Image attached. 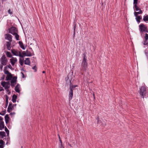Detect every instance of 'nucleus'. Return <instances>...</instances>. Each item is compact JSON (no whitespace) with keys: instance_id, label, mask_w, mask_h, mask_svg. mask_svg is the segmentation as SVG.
I'll return each mask as SVG.
<instances>
[{"instance_id":"obj_1","label":"nucleus","mask_w":148,"mask_h":148,"mask_svg":"<svg viewBox=\"0 0 148 148\" xmlns=\"http://www.w3.org/2000/svg\"><path fill=\"white\" fill-rule=\"evenodd\" d=\"M77 86V85H73L70 81V84L69 85V100H71L73 96V90Z\"/></svg>"},{"instance_id":"obj_2","label":"nucleus","mask_w":148,"mask_h":148,"mask_svg":"<svg viewBox=\"0 0 148 148\" xmlns=\"http://www.w3.org/2000/svg\"><path fill=\"white\" fill-rule=\"evenodd\" d=\"M2 86L5 88V89L6 90V91H8V94H10V92L9 90V88L10 86V84L9 82H3L1 83Z\"/></svg>"},{"instance_id":"obj_3","label":"nucleus","mask_w":148,"mask_h":148,"mask_svg":"<svg viewBox=\"0 0 148 148\" xmlns=\"http://www.w3.org/2000/svg\"><path fill=\"white\" fill-rule=\"evenodd\" d=\"M139 93L141 97L143 99L144 97L145 96L146 93V88L144 86L141 87L139 91Z\"/></svg>"},{"instance_id":"obj_4","label":"nucleus","mask_w":148,"mask_h":148,"mask_svg":"<svg viewBox=\"0 0 148 148\" xmlns=\"http://www.w3.org/2000/svg\"><path fill=\"white\" fill-rule=\"evenodd\" d=\"M87 56H84L82 62V66L84 69L86 70L87 67Z\"/></svg>"},{"instance_id":"obj_5","label":"nucleus","mask_w":148,"mask_h":148,"mask_svg":"<svg viewBox=\"0 0 148 148\" xmlns=\"http://www.w3.org/2000/svg\"><path fill=\"white\" fill-rule=\"evenodd\" d=\"M8 32L13 35L14 33H18L17 29L14 27H12L9 29Z\"/></svg>"},{"instance_id":"obj_6","label":"nucleus","mask_w":148,"mask_h":148,"mask_svg":"<svg viewBox=\"0 0 148 148\" xmlns=\"http://www.w3.org/2000/svg\"><path fill=\"white\" fill-rule=\"evenodd\" d=\"M17 79V77L16 76H14L13 77L11 80V85L12 87H14L16 84Z\"/></svg>"},{"instance_id":"obj_7","label":"nucleus","mask_w":148,"mask_h":148,"mask_svg":"<svg viewBox=\"0 0 148 148\" xmlns=\"http://www.w3.org/2000/svg\"><path fill=\"white\" fill-rule=\"evenodd\" d=\"M12 53L14 56H22L20 51L16 49H12Z\"/></svg>"},{"instance_id":"obj_8","label":"nucleus","mask_w":148,"mask_h":148,"mask_svg":"<svg viewBox=\"0 0 148 148\" xmlns=\"http://www.w3.org/2000/svg\"><path fill=\"white\" fill-rule=\"evenodd\" d=\"M139 27L140 32H145L147 28V27L143 24H141L139 25Z\"/></svg>"},{"instance_id":"obj_9","label":"nucleus","mask_w":148,"mask_h":148,"mask_svg":"<svg viewBox=\"0 0 148 148\" xmlns=\"http://www.w3.org/2000/svg\"><path fill=\"white\" fill-rule=\"evenodd\" d=\"M1 62L2 65H6L7 62L6 58L5 56H2L1 59Z\"/></svg>"},{"instance_id":"obj_10","label":"nucleus","mask_w":148,"mask_h":148,"mask_svg":"<svg viewBox=\"0 0 148 148\" xmlns=\"http://www.w3.org/2000/svg\"><path fill=\"white\" fill-rule=\"evenodd\" d=\"M5 39L8 40L9 41H12V37L11 35L7 34L5 35Z\"/></svg>"},{"instance_id":"obj_11","label":"nucleus","mask_w":148,"mask_h":148,"mask_svg":"<svg viewBox=\"0 0 148 148\" xmlns=\"http://www.w3.org/2000/svg\"><path fill=\"white\" fill-rule=\"evenodd\" d=\"M13 108V106H12V103L10 102L7 109L8 112H10L12 111Z\"/></svg>"},{"instance_id":"obj_12","label":"nucleus","mask_w":148,"mask_h":148,"mask_svg":"<svg viewBox=\"0 0 148 148\" xmlns=\"http://www.w3.org/2000/svg\"><path fill=\"white\" fill-rule=\"evenodd\" d=\"M12 41H8L6 42V45L7 49L8 50H10L11 48V44Z\"/></svg>"},{"instance_id":"obj_13","label":"nucleus","mask_w":148,"mask_h":148,"mask_svg":"<svg viewBox=\"0 0 148 148\" xmlns=\"http://www.w3.org/2000/svg\"><path fill=\"white\" fill-rule=\"evenodd\" d=\"M20 85L18 84L16 86H15V91L18 93H20Z\"/></svg>"},{"instance_id":"obj_14","label":"nucleus","mask_w":148,"mask_h":148,"mask_svg":"<svg viewBox=\"0 0 148 148\" xmlns=\"http://www.w3.org/2000/svg\"><path fill=\"white\" fill-rule=\"evenodd\" d=\"M10 60L11 64L12 66H14L17 61V59L16 58L11 59Z\"/></svg>"},{"instance_id":"obj_15","label":"nucleus","mask_w":148,"mask_h":148,"mask_svg":"<svg viewBox=\"0 0 148 148\" xmlns=\"http://www.w3.org/2000/svg\"><path fill=\"white\" fill-rule=\"evenodd\" d=\"M12 78V75L11 73L10 74L7 75V76L6 77V80L9 81Z\"/></svg>"},{"instance_id":"obj_16","label":"nucleus","mask_w":148,"mask_h":148,"mask_svg":"<svg viewBox=\"0 0 148 148\" xmlns=\"http://www.w3.org/2000/svg\"><path fill=\"white\" fill-rule=\"evenodd\" d=\"M21 57V58L19 59V63L21 66H23V60L24 59V56H20Z\"/></svg>"},{"instance_id":"obj_17","label":"nucleus","mask_w":148,"mask_h":148,"mask_svg":"<svg viewBox=\"0 0 148 148\" xmlns=\"http://www.w3.org/2000/svg\"><path fill=\"white\" fill-rule=\"evenodd\" d=\"M96 119L97 121V123H100V122H101V121H99V117H97L96 118ZM101 123H102L101 125H102V126L104 127L106 125V123L104 122V121H103V122H101Z\"/></svg>"},{"instance_id":"obj_18","label":"nucleus","mask_w":148,"mask_h":148,"mask_svg":"<svg viewBox=\"0 0 148 148\" xmlns=\"http://www.w3.org/2000/svg\"><path fill=\"white\" fill-rule=\"evenodd\" d=\"M143 13V12L141 9L139 10V11L138 12H134V14L135 16L137 17L138 16V14H141Z\"/></svg>"},{"instance_id":"obj_19","label":"nucleus","mask_w":148,"mask_h":148,"mask_svg":"<svg viewBox=\"0 0 148 148\" xmlns=\"http://www.w3.org/2000/svg\"><path fill=\"white\" fill-rule=\"evenodd\" d=\"M4 128V122L3 121H1L0 122V130H2Z\"/></svg>"},{"instance_id":"obj_20","label":"nucleus","mask_w":148,"mask_h":148,"mask_svg":"<svg viewBox=\"0 0 148 148\" xmlns=\"http://www.w3.org/2000/svg\"><path fill=\"white\" fill-rule=\"evenodd\" d=\"M30 62L29 58H27L25 60V64L28 65H30Z\"/></svg>"},{"instance_id":"obj_21","label":"nucleus","mask_w":148,"mask_h":148,"mask_svg":"<svg viewBox=\"0 0 148 148\" xmlns=\"http://www.w3.org/2000/svg\"><path fill=\"white\" fill-rule=\"evenodd\" d=\"M17 98V96L14 94L12 97V101L13 103H15L16 102V99Z\"/></svg>"},{"instance_id":"obj_22","label":"nucleus","mask_w":148,"mask_h":148,"mask_svg":"<svg viewBox=\"0 0 148 148\" xmlns=\"http://www.w3.org/2000/svg\"><path fill=\"white\" fill-rule=\"evenodd\" d=\"M5 143L2 140H0V148H3Z\"/></svg>"},{"instance_id":"obj_23","label":"nucleus","mask_w":148,"mask_h":148,"mask_svg":"<svg viewBox=\"0 0 148 148\" xmlns=\"http://www.w3.org/2000/svg\"><path fill=\"white\" fill-rule=\"evenodd\" d=\"M18 33H15L13 35H14L15 36V38L17 40H19V36L18 35Z\"/></svg>"},{"instance_id":"obj_24","label":"nucleus","mask_w":148,"mask_h":148,"mask_svg":"<svg viewBox=\"0 0 148 148\" xmlns=\"http://www.w3.org/2000/svg\"><path fill=\"white\" fill-rule=\"evenodd\" d=\"M5 136V132H0V136H1L2 138H3Z\"/></svg>"},{"instance_id":"obj_25","label":"nucleus","mask_w":148,"mask_h":148,"mask_svg":"<svg viewBox=\"0 0 148 148\" xmlns=\"http://www.w3.org/2000/svg\"><path fill=\"white\" fill-rule=\"evenodd\" d=\"M142 18L141 16H138L136 18L137 21L139 23L140 22V20Z\"/></svg>"},{"instance_id":"obj_26","label":"nucleus","mask_w":148,"mask_h":148,"mask_svg":"<svg viewBox=\"0 0 148 148\" xmlns=\"http://www.w3.org/2000/svg\"><path fill=\"white\" fill-rule=\"evenodd\" d=\"M18 43L21 47L23 49H25V48L23 45V42L21 41H19Z\"/></svg>"},{"instance_id":"obj_27","label":"nucleus","mask_w":148,"mask_h":148,"mask_svg":"<svg viewBox=\"0 0 148 148\" xmlns=\"http://www.w3.org/2000/svg\"><path fill=\"white\" fill-rule=\"evenodd\" d=\"M22 56H32L31 53L28 54L25 52L24 51L22 53V54H21Z\"/></svg>"},{"instance_id":"obj_28","label":"nucleus","mask_w":148,"mask_h":148,"mask_svg":"<svg viewBox=\"0 0 148 148\" xmlns=\"http://www.w3.org/2000/svg\"><path fill=\"white\" fill-rule=\"evenodd\" d=\"M143 20L145 21H148V15L144 16Z\"/></svg>"},{"instance_id":"obj_29","label":"nucleus","mask_w":148,"mask_h":148,"mask_svg":"<svg viewBox=\"0 0 148 148\" xmlns=\"http://www.w3.org/2000/svg\"><path fill=\"white\" fill-rule=\"evenodd\" d=\"M5 131L6 132V133L7 136H8L9 134V130H8V128L6 127H5Z\"/></svg>"},{"instance_id":"obj_30","label":"nucleus","mask_w":148,"mask_h":148,"mask_svg":"<svg viewBox=\"0 0 148 148\" xmlns=\"http://www.w3.org/2000/svg\"><path fill=\"white\" fill-rule=\"evenodd\" d=\"M134 7H135V10L136 11H138V10L139 11V10L140 9L138 7L137 5H134Z\"/></svg>"},{"instance_id":"obj_31","label":"nucleus","mask_w":148,"mask_h":148,"mask_svg":"<svg viewBox=\"0 0 148 148\" xmlns=\"http://www.w3.org/2000/svg\"><path fill=\"white\" fill-rule=\"evenodd\" d=\"M5 99H6V101H5V103H7V104H8V97L6 95V96H5Z\"/></svg>"},{"instance_id":"obj_32","label":"nucleus","mask_w":148,"mask_h":148,"mask_svg":"<svg viewBox=\"0 0 148 148\" xmlns=\"http://www.w3.org/2000/svg\"><path fill=\"white\" fill-rule=\"evenodd\" d=\"M5 120H9L10 118L8 114H6L5 116Z\"/></svg>"},{"instance_id":"obj_33","label":"nucleus","mask_w":148,"mask_h":148,"mask_svg":"<svg viewBox=\"0 0 148 148\" xmlns=\"http://www.w3.org/2000/svg\"><path fill=\"white\" fill-rule=\"evenodd\" d=\"M4 73L5 74H7V75H9L11 73L9 72V71L7 70H5L4 71Z\"/></svg>"},{"instance_id":"obj_34","label":"nucleus","mask_w":148,"mask_h":148,"mask_svg":"<svg viewBox=\"0 0 148 148\" xmlns=\"http://www.w3.org/2000/svg\"><path fill=\"white\" fill-rule=\"evenodd\" d=\"M5 113H6V111H2L1 112H0V114L1 115L3 116V115H5Z\"/></svg>"},{"instance_id":"obj_35","label":"nucleus","mask_w":148,"mask_h":148,"mask_svg":"<svg viewBox=\"0 0 148 148\" xmlns=\"http://www.w3.org/2000/svg\"><path fill=\"white\" fill-rule=\"evenodd\" d=\"M138 0H134V6L135 5H137V4L138 3Z\"/></svg>"},{"instance_id":"obj_36","label":"nucleus","mask_w":148,"mask_h":148,"mask_svg":"<svg viewBox=\"0 0 148 148\" xmlns=\"http://www.w3.org/2000/svg\"><path fill=\"white\" fill-rule=\"evenodd\" d=\"M145 38L146 41H147L148 39V34L146 33L145 34Z\"/></svg>"},{"instance_id":"obj_37","label":"nucleus","mask_w":148,"mask_h":148,"mask_svg":"<svg viewBox=\"0 0 148 148\" xmlns=\"http://www.w3.org/2000/svg\"><path fill=\"white\" fill-rule=\"evenodd\" d=\"M76 27V25L75 24L73 26V32H74V36L75 34V30Z\"/></svg>"},{"instance_id":"obj_38","label":"nucleus","mask_w":148,"mask_h":148,"mask_svg":"<svg viewBox=\"0 0 148 148\" xmlns=\"http://www.w3.org/2000/svg\"><path fill=\"white\" fill-rule=\"evenodd\" d=\"M6 54L7 56H12L10 52L7 51L6 53Z\"/></svg>"},{"instance_id":"obj_39","label":"nucleus","mask_w":148,"mask_h":148,"mask_svg":"<svg viewBox=\"0 0 148 148\" xmlns=\"http://www.w3.org/2000/svg\"><path fill=\"white\" fill-rule=\"evenodd\" d=\"M32 69L33 70H35V72H36L37 71V70H36L37 67H36V65L34 66V67H33L32 68Z\"/></svg>"},{"instance_id":"obj_40","label":"nucleus","mask_w":148,"mask_h":148,"mask_svg":"<svg viewBox=\"0 0 148 148\" xmlns=\"http://www.w3.org/2000/svg\"><path fill=\"white\" fill-rule=\"evenodd\" d=\"M8 13L10 14H12V12H11L10 10V9L8 10Z\"/></svg>"},{"instance_id":"obj_41","label":"nucleus","mask_w":148,"mask_h":148,"mask_svg":"<svg viewBox=\"0 0 148 148\" xmlns=\"http://www.w3.org/2000/svg\"><path fill=\"white\" fill-rule=\"evenodd\" d=\"M4 89L1 86H0V91H3Z\"/></svg>"},{"instance_id":"obj_42","label":"nucleus","mask_w":148,"mask_h":148,"mask_svg":"<svg viewBox=\"0 0 148 148\" xmlns=\"http://www.w3.org/2000/svg\"><path fill=\"white\" fill-rule=\"evenodd\" d=\"M147 41L146 40L144 41V45H146L147 44Z\"/></svg>"},{"instance_id":"obj_43","label":"nucleus","mask_w":148,"mask_h":148,"mask_svg":"<svg viewBox=\"0 0 148 148\" xmlns=\"http://www.w3.org/2000/svg\"><path fill=\"white\" fill-rule=\"evenodd\" d=\"M3 65H2V64L1 65H0V69L1 70L2 69V68H3Z\"/></svg>"},{"instance_id":"obj_44","label":"nucleus","mask_w":148,"mask_h":148,"mask_svg":"<svg viewBox=\"0 0 148 148\" xmlns=\"http://www.w3.org/2000/svg\"><path fill=\"white\" fill-rule=\"evenodd\" d=\"M59 141H60V143H61V147H60L61 148H62V141H61V139H60V140H59Z\"/></svg>"},{"instance_id":"obj_45","label":"nucleus","mask_w":148,"mask_h":148,"mask_svg":"<svg viewBox=\"0 0 148 148\" xmlns=\"http://www.w3.org/2000/svg\"><path fill=\"white\" fill-rule=\"evenodd\" d=\"M3 119V118L2 117L0 116V122L1 121H2Z\"/></svg>"},{"instance_id":"obj_46","label":"nucleus","mask_w":148,"mask_h":148,"mask_svg":"<svg viewBox=\"0 0 148 148\" xmlns=\"http://www.w3.org/2000/svg\"><path fill=\"white\" fill-rule=\"evenodd\" d=\"M21 74H22V75L23 78H24V75L23 74V72H21Z\"/></svg>"},{"instance_id":"obj_47","label":"nucleus","mask_w":148,"mask_h":148,"mask_svg":"<svg viewBox=\"0 0 148 148\" xmlns=\"http://www.w3.org/2000/svg\"><path fill=\"white\" fill-rule=\"evenodd\" d=\"M2 3H3L4 2H5L7 0H1Z\"/></svg>"},{"instance_id":"obj_48","label":"nucleus","mask_w":148,"mask_h":148,"mask_svg":"<svg viewBox=\"0 0 148 148\" xmlns=\"http://www.w3.org/2000/svg\"><path fill=\"white\" fill-rule=\"evenodd\" d=\"M5 120L6 123V124H8V123L9 122V120Z\"/></svg>"},{"instance_id":"obj_49","label":"nucleus","mask_w":148,"mask_h":148,"mask_svg":"<svg viewBox=\"0 0 148 148\" xmlns=\"http://www.w3.org/2000/svg\"><path fill=\"white\" fill-rule=\"evenodd\" d=\"M144 32H145L147 33L148 32V31L147 27V28L145 30V31Z\"/></svg>"},{"instance_id":"obj_50","label":"nucleus","mask_w":148,"mask_h":148,"mask_svg":"<svg viewBox=\"0 0 148 148\" xmlns=\"http://www.w3.org/2000/svg\"><path fill=\"white\" fill-rule=\"evenodd\" d=\"M4 77H5V75H3V77H2V79H4Z\"/></svg>"},{"instance_id":"obj_51","label":"nucleus","mask_w":148,"mask_h":148,"mask_svg":"<svg viewBox=\"0 0 148 148\" xmlns=\"http://www.w3.org/2000/svg\"><path fill=\"white\" fill-rule=\"evenodd\" d=\"M8 104H7V103H5V108H6L8 105Z\"/></svg>"},{"instance_id":"obj_52","label":"nucleus","mask_w":148,"mask_h":148,"mask_svg":"<svg viewBox=\"0 0 148 148\" xmlns=\"http://www.w3.org/2000/svg\"><path fill=\"white\" fill-rule=\"evenodd\" d=\"M93 97H94V98L95 99V94H94V93H93Z\"/></svg>"},{"instance_id":"obj_53","label":"nucleus","mask_w":148,"mask_h":148,"mask_svg":"<svg viewBox=\"0 0 148 148\" xmlns=\"http://www.w3.org/2000/svg\"><path fill=\"white\" fill-rule=\"evenodd\" d=\"M16 104L13 105V107H14V106H16Z\"/></svg>"},{"instance_id":"obj_54","label":"nucleus","mask_w":148,"mask_h":148,"mask_svg":"<svg viewBox=\"0 0 148 148\" xmlns=\"http://www.w3.org/2000/svg\"><path fill=\"white\" fill-rule=\"evenodd\" d=\"M59 140H60V137L59 135Z\"/></svg>"},{"instance_id":"obj_55","label":"nucleus","mask_w":148,"mask_h":148,"mask_svg":"<svg viewBox=\"0 0 148 148\" xmlns=\"http://www.w3.org/2000/svg\"><path fill=\"white\" fill-rule=\"evenodd\" d=\"M45 73V71H42V73Z\"/></svg>"},{"instance_id":"obj_56","label":"nucleus","mask_w":148,"mask_h":148,"mask_svg":"<svg viewBox=\"0 0 148 148\" xmlns=\"http://www.w3.org/2000/svg\"><path fill=\"white\" fill-rule=\"evenodd\" d=\"M8 56V57H12V56Z\"/></svg>"},{"instance_id":"obj_57","label":"nucleus","mask_w":148,"mask_h":148,"mask_svg":"<svg viewBox=\"0 0 148 148\" xmlns=\"http://www.w3.org/2000/svg\"><path fill=\"white\" fill-rule=\"evenodd\" d=\"M7 92H8V91H7Z\"/></svg>"}]
</instances>
